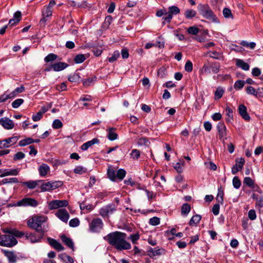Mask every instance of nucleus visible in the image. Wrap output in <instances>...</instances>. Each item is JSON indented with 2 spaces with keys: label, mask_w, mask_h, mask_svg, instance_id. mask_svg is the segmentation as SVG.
<instances>
[{
  "label": "nucleus",
  "mask_w": 263,
  "mask_h": 263,
  "mask_svg": "<svg viewBox=\"0 0 263 263\" xmlns=\"http://www.w3.org/2000/svg\"><path fill=\"white\" fill-rule=\"evenodd\" d=\"M246 92L248 94L257 96L258 95L257 91L252 86H248L246 88Z\"/></svg>",
  "instance_id": "a18cd8bd"
},
{
  "label": "nucleus",
  "mask_w": 263,
  "mask_h": 263,
  "mask_svg": "<svg viewBox=\"0 0 263 263\" xmlns=\"http://www.w3.org/2000/svg\"><path fill=\"white\" fill-rule=\"evenodd\" d=\"M99 140L97 138H93L90 141H87L81 146V149L83 151H86L89 147H91L95 144L98 143Z\"/></svg>",
  "instance_id": "aec40b11"
},
{
  "label": "nucleus",
  "mask_w": 263,
  "mask_h": 263,
  "mask_svg": "<svg viewBox=\"0 0 263 263\" xmlns=\"http://www.w3.org/2000/svg\"><path fill=\"white\" fill-rule=\"evenodd\" d=\"M20 169H11V170H5L3 171V173L0 175V177H4L5 176L12 175L16 176L19 173Z\"/></svg>",
  "instance_id": "a211bd4d"
},
{
  "label": "nucleus",
  "mask_w": 263,
  "mask_h": 263,
  "mask_svg": "<svg viewBox=\"0 0 263 263\" xmlns=\"http://www.w3.org/2000/svg\"><path fill=\"white\" fill-rule=\"evenodd\" d=\"M49 241L50 245L58 251H60L64 250V247L62 246V245L56 240L50 238L49 239Z\"/></svg>",
  "instance_id": "5701e85b"
},
{
  "label": "nucleus",
  "mask_w": 263,
  "mask_h": 263,
  "mask_svg": "<svg viewBox=\"0 0 263 263\" xmlns=\"http://www.w3.org/2000/svg\"><path fill=\"white\" fill-rule=\"evenodd\" d=\"M201 219V216L199 215H195L193 216L189 222L190 226L196 225L199 222Z\"/></svg>",
  "instance_id": "c85d7f7f"
},
{
  "label": "nucleus",
  "mask_w": 263,
  "mask_h": 263,
  "mask_svg": "<svg viewBox=\"0 0 263 263\" xmlns=\"http://www.w3.org/2000/svg\"><path fill=\"white\" fill-rule=\"evenodd\" d=\"M116 172L111 167H109L107 170V175L108 178L112 181H115L116 180Z\"/></svg>",
  "instance_id": "c756f323"
},
{
  "label": "nucleus",
  "mask_w": 263,
  "mask_h": 263,
  "mask_svg": "<svg viewBox=\"0 0 263 263\" xmlns=\"http://www.w3.org/2000/svg\"><path fill=\"white\" fill-rule=\"evenodd\" d=\"M69 224L71 227H76L80 224V221L78 218H73L69 221Z\"/></svg>",
  "instance_id": "4d7b16f0"
},
{
  "label": "nucleus",
  "mask_w": 263,
  "mask_h": 263,
  "mask_svg": "<svg viewBox=\"0 0 263 263\" xmlns=\"http://www.w3.org/2000/svg\"><path fill=\"white\" fill-rule=\"evenodd\" d=\"M67 64L65 63L58 62L51 65V68L55 71H59L65 69Z\"/></svg>",
  "instance_id": "b1692460"
},
{
  "label": "nucleus",
  "mask_w": 263,
  "mask_h": 263,
  "mask_svg": "<svg viewBox=\"0 0 263 263\" xmlns=\"http://www.w3.org/2000/svg\"><path fill=\"white\" fill-rule=\"evenodd\" d=\"M180 12V9L175 6H171L168 8V13L172 16L173 15H176Z\"/></svg>",
  "instance_id": "72a5a7b5"
},
{
  "label": "nucleus",
  "mask_w": 263,
  "mask_h": 263,
  "mask_svg": "<svg viewBox=\"0 0 263 263\" xmlns=\"http://www.w3.org/2000/svg\"><path fill=\"white\" fill-rule=\"evenodd\" d=\"M57 58V55L56 54L50 53L45 58L44 60L46 62L48 63L55 60Z\"/></svg>",
  "instance_id": "de8ad7c7"
},
{
  "label": "nucleus",
  "mask_w": 263,
  "mask_h": 263,
  "mask_svg": "<svg viewBox=\"0 0 263 263\" xmlns=\"http://www.w3.org/2000/svg\"><path fill=\"white\" fill-rule=\"evenodd\" d=\"M18 182V181L16 178H5L2 181L3 184L17 183Z\"/></svg>",
  "instance_id": "603ef678"
},
{
  "label": "nucleus",
  "mask_w": 263,
  "mask_h": 263,
  "mask_svg": "<svg viewBox=\"0 0 263 263\" xmlns=\"http://www.w3.org/2000/svg\"><path fill=\"white\" fill-rule=\"evenodd\" d=\"M56 88L59 91H65L66 90L67 86L65 83L63 82L59 85H57Z\"/></svg>",
  "instance_id": "338daca9"
},
{
  "label": "nucleus",
  "mask_w": 263,
  "mask_h": 263,
  "mask_svg": "<svg viewBox=\"0 0 263 263\" xmlns=\"http://www.w3.org/2000/svg\"><path fill=\"white\" fill-rule=\"evenodd\" d=\"M236 65L245 71L249 70L250 68L249 65L241 59L236 60Z\"/></svg>",
  "instance_id": "6ab92c4d"
},
{
  "label": "nucleus",
  "mask_w": 263,
  "mask_h": 263,
  "mask_svg": "<svg viewBox=\"0 0 263 263\" xmlns=\"http://www.w3.org/2000/svg\"><path fill=\"white\" fill-rule=\"evenodd\" d=\"M163 251V249H159L158 248H151L148 251V254L151 257L155 256H159L161 255L162 252Z\"/></svg>",
  "instance_id": "4be33fe9"
},
{
  "label": "nucleus",
  "mask_w": 263,
  "mask_h": 263,
  "mask_svg": "<svg viewBox=\"0 0 263 263\" xmlns=\"http://www.w3.org/2000/svg\"><path fill=\"white\" fill-rule=\"evenodd\" d=\"M116 129L114 127H110L108 129L107 137L110 141H114L117 139L118 134L116 133Z\"/></svg>",
  "instance_id": "f3484780"
},
{
  "label": "nucleus",
  "mask_w": 263,
  "mask_h": 263,
  "mask_svg": "<svg viewBox=\"0 0 263 263\" xmlns=\"http://www.w3.org/2000/svg\"><path fill=\"white\" fill-rule=\"evenodd\" d=\"M211 71L214 73H217L220 70V64L217 62L210 63Z\"/></svg>",
  "instance_id": "bb28decb"
},
{
  "label": "nucleus",
  "mask_w": 263,
  "mask_h": 263,
  "mask_svg": "<svg viewBox=\"0 0 263 263\" xmlns=\"http://www.w3.org/2000/svg\"><path fill=\"white\" fill-rule=\"evenodd\" d=\"M191 210V206L190 204L187 203H184L182 205L181 208V213L183 215H186Z\"/></svg>",
  "instance_id": "4c0bfd02"
},
{
  "label": "nucleus",
  "mask_w": 263,
  "mask_h": 263,
  "mask_svg": "<svg viewBox=\"0 0 263 263\" xmlns=\"http://www.w3.org/2000/svg\"><path fill=\"white\" fill-rule=\"evenodd\" d=\"M126 236L125 233L116 231L108 234L104 238L118 250H128L131 245L125 240Z\"/></svg>",
  "instance_id": "f257e3e1"
},
{
  "label": "nucleus",
  "mask_w": 263,
  "mask_h": 263,
  "mask_svg": "<svg viewBox=\"0 0 263 263\" xmlns=\"http://www.w3.org/2000/svg\"><path fill=\"white\" fill-rule=\"evenodd\" d=\"M24 102V100L22 99H17L12 103V106L14 108H17Z\"/></svg>",
  "instance_id": "09e8293b"
},
{
  "label": "nucleus",
  "mask_w": 263,
  "mask_h": 263,
  "mask_svg": "<svg viewBox=\"0 0 263 263\" xmlns=\"http://www.w3.org/2000/svg\"><path fill=\"white\" fill-rule=\"evenodd\" d=\"M41 189L43 192L49 191L52 190L50 181L47 182L42 184L41 186Z\"/></svg>",
  "instance_id": "a19ab883"
},
{
  "label": "nucleus",
  "mask_w": 263,
  "mask_h": 263,
  "mask_svg": "<svg viewBox=\"0 0 263 263\" xmlns=\"http://www.w3.org/2000/svg\"><path fill=\"white\" fill-rule=\"evenodd\" d=\"M44 235V234L42 233H37V234L26 233L25 234V238L31 242L34 243L40 241Z\"/></svg>",
  "instance_id": "9d476101"
},
{
  "label": "nucleus",
  "mask_w": 263,
  "mask_h": 263,
  "mask_svg": "<svg viewBox=\"0 0 263 263\" xmlns=\"http://www.w3.org/2000/svg\"><path fill=\"white\" fill-rule=\"evenodd\" d=\"M18 140V137L13 136L0 141V148L2 149L9 147L11 145L15 144Z\"/></svg>",
  "instance_id": "6e6552de"
},
{
  "label": "nucleus",
  "mask_w": 263,
  "mask_h": 263,
  "mask_svg": "<svg viewBox=\"0 0 263 263\" xmlns=\"http://www.w3.org/2000/svg\"><path fill=\"white\" fill-rule=\"evenodd\" d=\"M196 12L193 9H187L184 12V15L186 18L190 19L195 16Z\"/></svg>",
  "instance_id": "473e14b6"
},
{
  "label": "nucleus",
  "mask_w": 263,
  "mask_h": 263,
  "mask_svg": "<svg viewBox=\"0 0 263 263\" xmlns=\"http://www.w3.org/2000/svg\"><path fill=\"white\" fill-rule=\"evenodd\" d=\"M198 9L200 14L204 18L212 21L216 18L215 15L208 5H199Z\"/></svg>",
  "instance_id": "20e7f679"
},
{
  "label": "nucleus",
  "mask_w": 263,
  "mask_h": 263,
  "mask_svg": "<svg viewBox=\"0 0 263 263\" xmlns=\"http://www.w3.org/2000/svg\"><path fill=\"white\" fill-rule=\"evenodd\" d=\"M132 157L135 160H137L140 155V151L137 149H133L130 154Z\"/></svg>",
  "instance_id": "6e6d98bb"
},
{
  "label": "nucleus",
  "mask_w": 263,
  "mask_h": 263,
  "mask_svg": "<svg viewBox=\"0 0 263 263\" xmlns=\"http://www.w3.org/2000/svg\"><path fill=\"white\" fill-rule=\"evenodd\" d=\"M5 255L9 263H15L18 260V257L13 252H6Z\"/></svg>",
  "instance_id": "412c9836"
},
{
  "label": "nucleus",
  "mask_w": 263,
  "mask_h": 263,
  "mask_svg": "<svg viewBox=\"0 0 263 263\" xmlns=\"http://www.w3.org/2000/svg\"><path fill=\"white\" fill-rule=\"evenodd\" d=\"M140 236L138 233L130 235L129 238L134 244L137 243V241L139 239Z\"/></svg>",
  "instance_id": "774afa93"
},
{
  "label": "nucleus",
  "mask_w": 263,
  "mask_h": 263,
  "mask_svg": "<svg viewBox=\"0 0 263 263\" xmlns=\"http://www.w3.org/2000/svg\"><path fill=\"white\" fill-rule=\"evenodd\" d=\"M86 59L85 56L82 54H79L76 56L74 61L75 63L79 64L83 62Z\"/></svg>",
  "instance_id": "37998d69"
},
{
  "label": "nucleus",
  "mask_w": 263,
  "mask_h": 263,
  "mask_svg": "<svg viewBox=\"0 0 263 263\" xmlns=\"http://www.w3.org/2000/svg\"><path fill=\"white\" fill-rule=\"evenodd\" d=\"M103 227V222L101 219L96 218L93 219L89 224V231L92 233L99 232Z\"/></svg>",
  "instance_id": "39448f33"
},
{
  "label": "nucleus",
  "mask_w": 263,
  "mask_h": 263,
  "mask_svg": "<svg viewBox=\"0 0 263 263\" xmlns=\"http://www.w3.org/2000/svg\"><path fill=\"white\" fill-rule=\"evenodd\" d=\"M187 31L189 34L197 35L199 31V29L195 26H191L188 28Z\"/></svg>",
  "instance_id": "49530a36"
},
{
  "label": "nucleus",
  "mask_w": 263,
  "mask_h": 263,
  "mask_svg": "<svg viewBox=\"0 0 263 263\" xmlns=\"http://www.w3.org/2000/svg\"><path fill=\"white\" fill-rule=\"evenodd\" d=\"M46 220L45 216L35 215L28 220L27 224L30 228L35 230L37 233L44 234L47 231L44 226Z\"/></svg>",
  "instance_id": "f03ea898"
},
{
  "label": "nucleus",
  "mask_w": 263,
  "mask_h": 263,
  "mask_svg": "<svg viewBox=\"0 0 263 263\" xmlns=\"http://www.w3.org/2000/svg\"><path fill=\"white\" fill-rule=\"evenodd\" d=\"M248 217L251 220H254L256 218V214L254 210H250L249 211Z\"/></svg>",
  "instance_id": "0e129e2a"
},
{
  "label": "nucleus",
  "mask_w": 263,
  "mask_h": 263,
  "mask_svg": "<svg viewBox=\"0 0 263 263\" xmlns=\"http://www.w3.org/2000/svg\"><path fill=\"white\" fill-rule=\"evenodd\" d=\"M52 190L56 189L63 185L61 181H50Z\"/></svg>",
  "instance_id": "3c124183"
},
{
  "label": "nucleus",
  "mask_w": 263,
  "mask_h": 263,
  "mask_svg": "<svg viewBox=\"0 0 263 263\" xmlns=\"http://www.w3.org/2000/svg\"><path fill=\"white\" fill-rule=\"evenodd\" d=\"M208 53H210V57L215 59H220L221 55L219 53L216 51H209Z\"/></svg>",
  "instance_id": "69168bd1"
},
{
  "label": "nucleus",
  "mask_w": 263,
  "mask_h": 263,
  "mask_svg": "<svg viewBox=\"0 0 263 263\" xmlns=\"http://www.w3.org/2000/svg\"><path fill=\"white\" fill-rule=\"evenodd\" d=\"M68 204L66 200H54L49 202L48 207L50 210H54L61 207H65Z\"/></svg>",
  "instance_id": "1a4fd4ad"
},
{
  "label": "nucleus",
  "mask_w": 263,
  "mask_h": 263,
  "mask_svg": "<svg viewBox=\"0 0 263 263\" xmlns=\"http://www.w3.org/2000/svg\"><path fill=\"white\" fill-rule=\"evenodd\" d=\"M202 72L205 74H210L211 72L210 63L208 65L204 64L202 68Z\"/></svg>",
  "instance_id": "e2e57ef3"
},
{
  "label": "nucleus",
  "mask_w": 263,
  "mask_h": 263,
  "mask_svg": "<svg viewBox=\"0 0 263 263\" xmlns=\"http://www.w3.org/2000/svg\"><path fill=\"white\" fill-rule=\"evenodd\" d=\"M52 11L51 8H46L44 11L42 12V18L40 21L41 25L45 26L46 22L48 20V18L52 15Z\"/></svg>",
  "instance_id": "4468645a"
},
{
  "label": "nucleus",
  "mask_w": 263,
  "mask_h": 263,
  "mask_svg": "<svg viewBox=\"0 0 263 263\" xmlns=\"http://www.w3.org/2000/svg\"><path fill=\"white\" fill-rule=\"evenodd\" d=\"M164 16L162 17V20H163V24H165V22L167 23H170L172 19L173 16L170 14L168 12L166 11V13H165Z\"/></svg>",
  "instance_id": "052dcab7"
},
{
  "label": "nucleus",
  "mask_w": 263,
  "mask_h": 263,
  "mask_svg": "<svg viewBox=\"0 0 263 263\" xmlns=\"http://www.w3.org/2000/svg\"><path fill=\"white\" fill-rule=\"evenodd\" d=\"M49 171V167L46 164H42L39 168L40 175L43 177L45 176Z\"/></svg>",
  "instance_id": "393cba45"
},
{
  "label": "nucleus",
  "mask_w": 263,
  "mask_h": 263,
  "mask_svg": "<svg viewBox=\"0 0 263 263\" xmlns=\"http://www.w3.org/2000/svg\"><path fill=\"white\" fill-rule=\"evenodd\" d=\"M4 232L8 234L2 235H1L0 245L8 247L15 246L17 243V240L14 236H13L12 233L8 230H5Z\"/></svg>",
  "instance_id": "7ed1b4c3"
},
{
  "label": "nucleus",
  "mask_w": 263,
  "mask_h": 263,
  "mask_svg": "<svg viewBox=\"0 0 263 263\" xmlns=\"http://www.w3.org/2000/svg\"><path fill=\"white\" fill-rule=\"evenodd\" d=\"M238 111L241 117L246 121H249L250 117L247 111V107L243 104H241L238 107Z\"/></svg>",
  "instance_id": "dca6fc26"
},
{
  "label": "nucleus",
  "mask_w": 263,
  "mask_h": 263,
  "mask_svg": "<svg viewBox=\"0 0 263 263\" xmlns=\"http://www.w3.org/2000/svg\"><path fill=\"white\" fill-rule=\"evenodd\" d=\"M184 69L187 72H191L192 71L193 64L190 60L186 61L185 64Z\"/></svg>",
  "instance_id": "13d9d810"
},
{
  "label": "nucleus",
  "mask_w": 263,
  "mask_h": 263,
  "mask_svg": "<svg viewBox=\"0 0 263 263\" xmlns=\"http://www.w3.org/2000/svg\"><path fill=\"white\" fill-rule=\"evenodd\" d=\"M0 124L6 129H11L14 126L13 121L7 117L0 119Z\"/></svg>",
  "instance_id": "ddd939ff"
},
{
  "label": "nucleus",
  "mask_w": 263,
  "mask_h": 263,
  "mask_svg": "<svg viewBox=\"0 0 263 263\" xmlns=\"http://www.w3.org/2000/svg\"><path fill=\"white\" fill-rule=\"evenodd\" d=\"M16 205L20 206H32L35 207L38 205L37 201L33 198H24L16 203Z\"/></svg>",
  "instance_id": "0eeeda50"
},
{
  "label": "nucleus",
  "mask_w": 263,
  "mask_h": 263,
  "mask_svg": "<svg viewBox=\"0 0 263 263\" xmlns=\"http://www.w3.org/2000/svg\"><path fill=\"white\" fill-rule=\"evenodd\" d=\"M149 224L152 226H157L160 223V219L157 217H154L149 219Z\"/></svg>",
  "instance_id": "680f3d73"
},
{
  "label": "nucleus",
  "mask_w": 263,
  "mask_h": 263,
  "mask_svg": "<svg viewBox=\"0 0 263 263\" xmlns=\"http://www.w3.org/2000/svg\"><path fill=\"white\" fill-rule=\"evenodd\" d=\"M96 80V77L88 78V79L83 81V85L84 86H89L91 83L95 82Z\"/></svg>",
  "instance_id": "bf43d9fd"
},
{
  "label": "nucleus",
  "mask_w": 263,
  "mask_h": 263,
  "mask_svg": "<svg viewBox=\"0 0 263 263\" xmlns=\"http://www.w3.org/2000/svg\"><path fill=\"white\" fill-rule=\"evenodd\" d=\"M245 84V82L244 81L239 80L235 82L234 87L236 90H239L243 87Z\"/></svg>",
  "instance_id": "e433bc0d"
},
{
  "label": "nucleus",
  "mask_w": 263,
  "mask_h": 263,
  "mask_svg": "<svg viewBox=\"0 0 263 263\" xmlns=\"http://www.w3.org/2000/svg\"><path fill=\"white\" fill-rule=\"evenodd\" d=\"M80 78V73L76 72L70 75L68 79L70 82H76L79 81Z\"/></svg>",
  "instance_id": "2f4dec72"
},
{
  "label": "nucleus",
  "mask_w": 263,
  "mask_h": 263,
  "mask_svg": "<svg viewBox=\"0 0 263 263\" xmlns=\"http://www.w3.org/2000/svg\"><path fill=\"white\" fill-rule=\"evenodd\" d=\"M233 185L234 188L238 189L240 187L241 181L238 177H234L233 179Z\"/></svg>",
  "instance_id": "8fccbe9b"
},
{
  "label": "nucleus",
  "mask_w": 263,
  "mask_h": 263,
  "mask_svg": "<svg viewBox=\"0 0 263 263\" xmlns=\"http://www.w3.org/2000/svg\"><path fill=\"white\" fill-rule=\"evenodd\" d=\"M220 140L224 141L227 139V128L223 122H219L217 125Z\"/></svg>",
  "instance_id": "9b49d317"
},
{
  "label": "nucleus",
  "mask_w": 263,
  "mask_h": 263,
  "mask_svg": "<svg viewBox=\"0 0 263 263\" xmlns=\"http://www.w3.org/2000/svg\"><path fill=\"white\" fill-rule=\"evenodd\" d=\"M222 13H223V16L226 18H233V15L232 13L231 10L228 8H224L223 9Z\"/></svg>",
  "instance_id": "f704fd0d"
},
{
  "label": "nucleus",
  "mask_w": 263,
  "mask_h": 263,
  "mask_svg": "<svg viewBox=\"0 0 263 263\" xmlns=\"http://www.w3.org/2000/svg\"><path fill=\"white\" fill-rule=\"evenodd\" d=\"M33 143H34V140L31 138H28L20 141L18 145L20 146H24Z\"/></svg>",
  "instance_id": "cd10ccee"
},
{
  "label": "nucleus",
  "mask_w": 263,
  "mask_h": 263,
  "mask_svg": "<svg viewBox=\"0 0 263 263\" xmlns=\"http://www.w3.org/2000/svg\"><path fill=\"white\" fill-rule=\"evenodd\" d=\"M40 181H28L27 182H24L23 184L26 185L28 188L30 189H34L37 185V182Z\"/></svg>",
  "instance_id": "7c9ffc66"
},
{
  "label": "nucleus",
  "mask_w": 263,
  "mask_h": 263,
  "mask_svg": "<svg viewBox=\"0 0 263 263\" xmlns=\"http://www.w3.org/2000/svg\"><path fill=\"white\" fill-rule=\"evenodd\" d=\"M243 184H246V185L251 188L252 187V186H253L254 184L255 183L254 181L249 177H245L243 179Z\"/></svg>",
  "instance_id": "58836bf2"
},
{
  "label": "nucleus",
  "mask_w": 263,
  "mask_h": 263,
  "mask_svg": "<svg viewBox=\"0 0 263 263\" xmlns=\"http://www.w3.org/2000/svg\"><path fill=\"white\" fill-rule=\"evenodd\" d=\"M126 175V172L123 169H119L116 173V179H118L120 180H122Z\"/></svg>",
  "instance_id": "c9c22d12"
},
{
  "label": "nucleus",
  "mask_w": 263,
  "mask_h": 263,
  "mask_svg": "<svg viewBox=\"0 0 263 263\" xmlns=\"http://www.w3.org/2000/svg\"><path fill=\"white\" fill-rule=\"evenodd\" d=\"M120 53L118 51H115L112 53V55L108 58V60L110 63H113L119 57Z\"/></svg>",
  "instance_id": "c03bdc74"
},
{
  "label": "nucleus",
  "mask_w": 263,
  "mask_h": 263,
  "mask_svg": "<svg viewBox=\"0 0 263 263\" xmlns=\"http://www.w3.org/2000/svg\"><path fill=\"white\" fill-rule=\"evenodd\" d=\"M223 93L224 90L222 88H217L215 92V99L217 100L220 99L222 97Z\"/></svg>",
  "instance_id": "ea45409f"
},
{
  "label": "nucleus",
  "mask_w": 263,
  "mask_h": 263,
  "mask_svg": "<svg viewBox=\"0 0 263 263\" xmlns=\"http://www.w3.org/2000/svg\"><path fill=\"white\" fill-rule=\"evenodd\" d=\"M240 45L242 46L250 48L251 49H254L256 46V44L254 42L249 43L245 41H242L240 43Z\"/></svg>",
  "instance_id": "79ce46f5"
},
{
  "label": "nucleus",
  "mask_w": 263,
  "mask_h": 263,
  "mask_svg": "<svg viewBox=\"0 0 263 263\" xmlns=\"http://www.w3.org/2000/svg\"><path fill=\"white\" fill-rule=\"evenodd\" d=\"M56 216L62 221L67 222L69 218V215L65 209H60L55 214Z\"/></svg>",
  "instance_id": "2eb2a0df"
},
{
  "label": "nucleus",
  "mask_w": 263,
  "mask_h": 263,
  "mask_svg": "<svg viewBox=\"0 0 263 263\" xmlns=\"http://www.w3.org/2000/svg\"><path fill=\"white\" fill-rule=\"evenodd\" d=\"M236 164L232 168V173L233 175L237 174L239 171H240L245 164V159L243 158H237L235 160Z\"/></svg>",
  "instance_id": "f8f14e48"
},
{
  "label": "nucleus",
  "mask_w": 263,
  "mask_h": 263,
  "mask_svg": "<svg viewBox=\"0 0 263 263\" xmlns=\"http://www.w3.org/2000/svg\"><path fill=\"white\" fill-rule=\"evenodd\" d=\"M63 126L62 122L59 119H55L52 123V127L54 129H59Z\"/></svg>",
  "instance_id": "864d4df0"
},
{
  "label": "nucleus",
  "mask_w": 263,
  "mask_h": 263,
  "mask_svg": "<svg viewBox=\"0 0 263 263\" xmlns=\"http://www.w3.org/2000/svg\"><path fill=\"white\" fill-rule=\"evenodd\" d=\"M116 211V207L114 204H110L100 209V215L103 218H108Z\"/></svg>",
  "instance_id": "423d86ee"
},
{
  "label": "nucleus",
  "mask_w": 263,
  "mask_h": 263,
  "mask_svg": "<svg viewBox=\"0 0 263 263\" xmlns=\"http://www.w3.org/2000/svg\"><path fill=\"white\" fill-rule=\"evenodd\" d=\"M73 172L76 174H82L86 172V169L82 166H78L74 169Z\"/></svg>",
  "instance_id": "5fc2aeb1"
},
{
  "label": "nucleus",
  "mask_w": 263,
  "mask_h": 263,
  "mask_svg": "<svg viewBox=\"0 0 263 263\" xmlns=\"http://www.w3.org/2000/svg\"><path fill=\"white\" fill-rule=\"evenodd\" d=\"M61 239L66 246L73 250V243L70 238L66 237L65 235H63L61 237Z\"/></svg>",
  "instance_id": "a878e982"
}]
</instances>
